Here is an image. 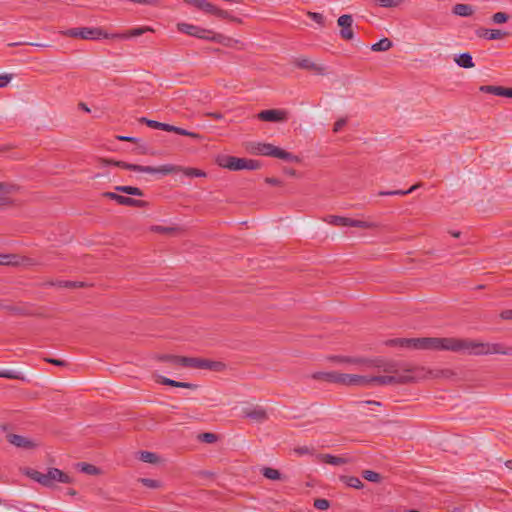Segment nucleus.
Returning <instances> with one entry per match:
<instances>
[{"instance_id":"c9c22d12","label":"nucleus","mask_w":512,"mask_h":512,"mask_svg":"<svg viewBox=\"0 0 512 512\" xmlns=\"http://www.w3.org/2000/svg\"><path fill=\"white\" fill-rule=\"evenodd\" d=\"M262 475L270 480H280L281 479V473L279 470L271 468V467H264L261 470Z\"/></svg>"},{"instance_id":"052dcab7","label":"nucleus","mask_w":512,"mask_h":512,"mask_svg":"<svg viewBox=\"0 0 512 512\" xmlns=\"http://www.w3.org/2000/svg\"><path fill=\"white\" fill-rule=\"evenodd\" d=\"M295 452L299 455H304V454H311L312 453V449L307 447V446H303V447H298L295 449Z\"/></svg>"},{"instance_id":"473e14b6","label":"nucleus","mask_w":512,"mask_h":512,"mask_svg":"<svg viewBox=\"0 0 512 512\" xmlns=\"http://www.w3.org/2000/svg\"><path fill=\"white\" fill-rule=\"evenodd\" d=\"M77 467L81 472L88 474V475L100 474V469L92 464L82 462V463H78Z\"/></svg>"},{"instance_id":"2f4dec72","label":"nucleus","mask_w":512,"mask_h":512,"mask_svg":"<svg viewBox=\"0 0 512 512\" xmlns=\"http://www.w3.org/2000/svg\"><path fill=\"white\" fill-rule=\"evenodd\" d=\"M139 459L145 463L156 464L159 462L160 458L156 453L149 451H141L139 453Z\"/></svg>"},{"instance_id":"680f3d73","label":"nucleus","mask_w":512,"mask_h":512,"mask_svg":"<svg viewBox=\"0 0 512 512\" xmlns=\"http://www.w3.org/2000/svg\"><path fill=\"white\" fill-rule=\"evenodd\" d=\"M500 317L504 320H512V309L502 311Z\"/></svg>"},{"instance_id":"bf43d9fd","label":"nucleus","mask_w":512,"mask_h":512,"mask_svg":"<svg viewBox=\"0 0 512 512\" xmlns=\"http://www.w3.org/2000/svg\"><path fill=\"white\" fill-rule=\"evenodd\" d=\"M120 196L121 195L114 193V192H104L103 193V197L114 200L117 203L119 202Z\"/></svg>"},{"instance_id":"39448f33","label":"nucleus","mask_w":512,"mask_h":512,"mask_svg":"<svg viewBox=\"0 0 512 512\" xmlns=\"http://www.w3.org/2000/svg\"><path fill=\"white\" fill-rule=\"evenodd\" d=\"M250 152L256 155L270 156L288 162L297 161V156L269 143L254 142L250 144Z\"/></svg>"},{"instance_id":"423d86ee","label":"nucleus","mask_w":512,"mask_h":512,"mask_svg":"<svg viewBox=\"0 0 512 512\" xmlns=\"http://www.w3.org/2000/svg\"><path fill=\"white\" fill-rule=\"evenodd\" d=\"M63 35L72 38H80L84 40H96L100 38H108V34L100 28H71L63 32Z\"/></svg>"},{"instance_id":"aec40b11","label":"nucleus","mask_w":512,"mask_h":512,"mask_svg":"<svg viewBox=\"0 0 512 512\" xmlns=\"http://www.w3.org/2000/svg\"><path fill=\"white\" fill-rule=\"evenodd\" d=\"M314 380L324 381L328 383H335L336 384V378H337V372L330 371V372H314L310 376Z\"/></svg>"},{"instance_id":"f704fd0d","label":"nucleus","mask_w":512,"mask_h":512,"mask_svg":"<svg viewBox=\"0 0 512 512\" xmlns=\"http://www.w3.org/2000/svg\"><path fill=\"white\" fill-rule=\"evenodd\" d=\"M49 285L51 286H58L62 288H80L84 287L83 282L78 281H56V282H49Z\"/></svg>"},{"instance_id":"a211bd4d","label":"nucleus","mask_w":512,"mask_h":512,"mask_svg":"<svg viewBox=\"0 0 512 512\" xmlns=\"http://www.w3.org/2000/svg\"><path fill=\"white\" fill-rule=\"evenodd\" d=\"M146 32H154V29L150 26L132 28L124 33L115 34L114 36L120 39H128L131 37L141 36Z\"/></svg>"},{"instance_id":"4c0bfd02","label":"nucleus","mask_w":512,"mask_h":512,"mask_svg":"<svg viewBox=\"0 0 512 512\" xmlns=\"http://www.w3.org/2000/svg\"><path fill=\"white\" fill-rule=\"evenodd\" d=\"M351 227L372 229V228H377L378 224L375 222L351 219Z\"/></svg>"},{"instance_id":"e2e57ef3","label":"nucleus","mask_w":512,"mask_h":512,"mask_svg":"<svg viewBox=\"0 0 512 512\" xmlns=\"http://www.w3.org/2000/svg\"><path fill=\"white\" fill-rule=\"evenodd\" d=\"M161 130L167 131V132H175L176 126H173V125H170V124H166V123H162Z\"/></svg>"},{"instance_id":"e433bc0d","label":"nucleus","mask_w":512,"mask_h":512,"mask_svg":"<svg viewBox=\"0 0 512 512\" xmlns=\"http://www.w3.org/2000/svg\"><path fill=\"white\" fill-rule=\"evenodd\" d=\"M330 224L335 226H347L351 227V218L342 217V216H330L329 221Z\"/></svg>"},{"instance_id":"c03bdc74","label":"nucleus","mask_w":512,"mask_h":512,"mask_svg":"<svg viewBox=\"0 0 512 512\" xmlns=\"http://www.w3.org/2000/svg\"><path fill=\"white\" fill-rule=\"evenodd\" d=\"M344 479H345L346 485L349 487L361 489L364 486L362 481L358 477L350 476V477H345Z\"/></svg>"},{"instance_id":"f3484780","label":"nucleus","mask_w":512,"mask_h":512,"mask_svg":"<svg viewBox=\"0 0 512 512\" xmlns=\"http://www.w3.org/2000/svg\"><path fill=\"white\" fill-rule=\"evenodd\" d=\"M164 166H171L173 168H176L175 170L171 171L169 174L182 172L187 177H205L206 176V173L203 170H200L197 168L181 167V166L172 165V164H165Z\"/></svg>"},{"instance_id":"b1692460","label":"nucleus","mask_w":512,"mask_h":512,"mask_svg":"<svg viewBox=\"0 0 512 512\" xmlns=\"http://www.w3.org/2000/svg\"><path fill=\"white\" fill-rule=\"evenodd\" d=\"M320 460L324 463L331 464L334 466H340L347 463V460L343 457L333 456L330 454H321Z\"/></svg>"},{"instance_id":"f257e3e1","label":"nucleus","mask_w":512,"mask_h":512,"mask_svg":"<svg viewBox=\"0 0 512 512\" xmlns=\"http://www.w3.org/2000/svg\"><path fill=\"white\" fill-rule=\"evenodd\" d=\"M387 346H397L412 350L449 351L473 356L502 354L512 356V346L500 343L480 342L457 337L393 338L385 341Z\"/></svg>"},{"instance_id":"de8ad7c7","label":"nucleus","mask_w":512,"mask_h":512,"mask_svg":"<svg viewBox=\"0 0 512 512\" xmlns=\"http://www.w3.org/2000/svg\"><path fill=\"white\" fill-rule=\"evenodd\" d=\"M140 482L148 488L156 489L160 487V482L158 480L150 479V478H141Z\"/></svg>"},{"instance_id":"37998d69","label":"nucleus","mask_w":512,"mask_h":512,"mask_svg":"<svg viewBox=\"0 0 512 512\" xmlns=\"http://www.w3.org/2000/svg\"><path fill=\"white\" fill-rule=\"evenodd\" d=\"M375 3L384 8H394L402 4L403 0H374Z\"/></svg>"},{"instance_id":"7ed1b4c3","label":"nucleus","mask_w":512,"mask_h":512,"mask_svg":"<svg viewBox=\"0 0 512 512\" xmlns=\"http://www.w3.org/2000/svg\"><path fill=\"white\" fill-rule=\"evenodd\" d=\"M27 475L45 487H53L55 483H71L72 481L68 474L57 468H49L46 473L31 470Z\"/></svg>"},{"instance_id":"6e6d98bb","label":"nucleus","mask_w":512,"mask_h":512,"mask_svg":"<svg viewBox=\"0 0 512 512\" xmlns=\"http://www.w3.org/2000/svg\"><path fill=\"white\" fill-rule=\"evenodd\" d=\"M4 191H5V185L0 182V207L6 206L10 203V201L7 197L2 196Z\"/></svg>"},{"instance_id":"f8f14e48","label":"nucleus","mask_w":512,"mask_h":512,"mask_svg":"<svg viewBox=\"0 0 512 512\" xmlns=\"http://www.w3.org/2000/svg\"><path fill=\"white\" fill-rule=\"evenodd\" d=\"M257 118L265 122H283L287 120V112L279 109L263 110L257 114Z\"/></svg>"},{"instance_id":"20e7f679","label":"nucleus","mask_w":512,"mask_h":512,"mask_svg":"<svg viewBox=\"0 0 512 512\" xmlns=\"http://www.w3.org/2000/svg\"><path fill=\"white\" fill-rule=\"evenodd\" d=\"M216 163L225 169L230 171L239 170H257L260 168V163L254 159L238 158L230 155H219L216 158Z\"/></svg>"},{"instance_id":"69168bd1","label":"nucleus","mask_w":512,"mask_h":512,"mask_svg":"<svg viewBox=\"0 0 512 512\" xmlns=\"http://www.w3.org/2000/svg\"><path fill=\"white\" fill-rule=\"evenodd\" d=\"M501 96L512 98V88L502 87Z\"/></svg>"},{"instance_id":"ddd939ff","label":"nucleus","mask_w":512,"mask_h":512,"mask_svg":"<svg viewBox=\"0 0 512 512\" xmlns=\"http://www.w3.org/2000/svg\"><path fill=\"white\" fill-rule=\"evenodd\" d=\"M0 308L6 310L9 314L14 316H29L33 314L32 305L28 303H18V304H0Z\"/></svg>"},{"instance_id":"c756f323","label":"nucleus","mask_w":512,"mask_h":512,"mask_svg":"<svg viewBox=\"0 0 512 512\" xmlns=\"http://www.w3.org/2000/svg\"><path fill=\"white\" fill-rule=\"evenodd\" d=\"M392 41L388 38H383L371 46V49L376 52L387 51L392 47Z\"/></svg>"},{"instance_id":"13d9d810","label":"nucleus","mask_w":512,"mask_h":512,"mask_svg":"<svg viewBox=\"0 0 512 512\" xmlns=\"http://www.w3.org/2000/svg\"><path fill=\"white\" fill-rule=\"evenodd\" d=\"M346 125V119L344 118H341L339 120H337L335 123H334V126H333V131L335 133L339 132L344 126Z\"/></svg>"},{"instance_id":"cd10ccee","label":"nucleus","mask_w":512,"mask_h":512,"mask_svg":"<svg viewBox=\"0 0 512 512\" xmlns=\"http://www.w3.org/2000/svg\"><path fill=\"white\" fill-rule=\"evenodd\" d=\"M455 62L463 68H472L474 67V62L472 56L469 53H462L456 59Z\"/></svg>"},{"instance_id":"a878e982","label":"nucleus","mask_w":512,"mask_h":512,"mask_svg":"<svg viewBox=\"0 0 512 512\" xmlns=\"http://www.w3.org/2000/svg\"><path fill=\"white\" fill-rule=\"evenodd\" d=\"M211 41L220 43L227 47H233L234 45L239 43L238 40L223 36L222 34H215L214 32L212 34Z\"/></svg>"},{"instance_id":"a18cd8bd","label":"nucleus","mask_w":512,"mask_h":512,"mask_svg":"<svg viewBox=\"0 0 512 512\" xmlns=\"http://www.w3.org/2000/svg\"><path fill=\"white\" fill-rule=\"evenodd\" d=\"M509 19V15L505 12H497L495 14H493L492 16V21L495 23V24H503V23H506Z\"/></svg>"},{"instance_id":"412c9836","label":"nucleus","mask_w":512,"mask_h":512,"mask_svg":"<svg viewBox=\"0 0 512 512\" xmlns=\"http://www.w3.org/2000/svg\"><path fill=\"white\" fill-rule=\"evenodd\" d=\"M157 382L160 384L172 386V387L189 388V389L196 388V385H194V384L187 383V382H178V381L172 380V379L164 377V376H159Z\"/></svg>"},{"instance_id":"338daca9","label":"nucleus","mask_w":512,"mask_h":512,"mask_svg":"<svg viewBox=\"0 0 512 512\" xmlns=\"http://www.w3.org/2000/svg\"><path fill=\"white\" fill-rule=\"evenodd\" d=\"M47 362L54 364L56 366H65V362L58 359H47Z\"/></svg>"},{"instance_id":"0e129e2a","label":"nucleus","mask_w":512,"mask_h":512,"mask_svg":"<svg viewBox=\"0 0 512 512\" xmlns=\"http://www.w3.org/2000/svg\"><path fill=\"white\" fill-rule=\"evenodd\" d=\"M265 182H266V183H268V184H270V185H274V186H276V185H280V184H281V181H280L279 179H277V178H272V177H271V178H270V177L266 178V179H265Z\"/></svg>"},{"instance_id":"dca6fc26","label":"nucleus","mask_w":512,"mask_h":512,"mask_svg":"<svg viewBox=\"0 0 512 512\" xmlns=\"http://www.w3.org/2000/svg\"><path fill=\"white\" fill-rule=\"evenodd\" d=\"M7 440L10 444L26 450L33 449L37 446V443L22 435L9 434L7 435Z\"/></svg>"},{"instance_id":"603ef678","label":"nucleus","mask_w":512,"mask_h":512,"mask_svg":"<svg viewBox=\"0 0 512 512\" xmlns=\"http://www.w3.org/2000/svg\"><path fill=\"white\" fill-rule=\"evenodd\" d=\"M12 79L11 74H0V88L6 87Z\"/></svg>"},{"instance_id":"9b49d317","label":"nucleus","mask_w":512,"mask_h":512,"mask_svg":"<svg viewBox=\"0 0 512 512\" xmlns=\"http://www.w3.org/2000/svg\"><path fill=\"white\" fill-rule=\"evenodd\" d=\"M337 24L340 27V37L342 39L352 40L354 38L352 15H341L337 20Z\"/></svg>"},{"instance_id":"4468645a","label":"nucleus","mask_w":512,"mask_h":512,"mask_svg":"<svg viewBox=\"0 0 512 512\" xmlns=\"http://www.w3.org/2000/svg\"><path fill=\"white\" fill-rule=\"evenodd\" d=\"M410 380L409 376L402 375H381L372 376L373 386H385L396 383H404Z\"/></svg>"},{"instance_id":"9d476101","label":"nucleus","mask_w":512,"mask_h":512,"mask_svg":"<svg viewBox=\"0 0 512 512\" xmlns=\"http://www.w3.org/2000/svg\"><path fill=\"white\" fill-rule=\"evenodd\" d=\"M243 417L248 418L256 423H264L268 420L266 409L260 405H253L242 410Z\"/></svg>"},{"instance_id":"c85d7f7f","label":"nucleus","mask_w":512,"mask_h":512,"mask_svg":"<svg viewBox=\"0 0 512 512\" xmlns=\"http://www.w3.org/2000/svg\"><path fill=\"white\" fill-rule=\"evenodd\" d=\"M115 190L133 196L141 197L144 195L143 191L140 188L134 186H116Z\"/></svg>"},{"instance_id":"1a4fd4ad","label":"nucleus","mask_w":512,"mask_h":512,"mask_svg":"<svg viewBox=\"0 0 512 512\" xmlns=\"http://www.w3.org/2000/svg\"><path fill=\"white\" fill-rule=\"evenodd\" d=\"M177 28L180 32L185 33L187 35L210 41L213 34V31L211 30L188 23H178Z\"/></svg>"},{"instance_id":"4be33fe9","label":"nucleus","mask_w":512,"mask_h":512,"mask_svg":"<svg viewBox=\"0 0 512 512\" xmlns=\"http://www.w3.org/2000/svg\"><path fill=\"white\" fill-rule=\"evenodd\" d=\"M296 66L301 69L316 71L320 73L324 70L322 67L318 66L308 58L298 59L296 61Z\"/></svg>"},{"instance_id":"f03ea898","label":"nucleus","mask_w":512,"mask_h":512,"mask_svg":"<svg viewBox=\"0 0 512 512\" xmlns=\"http://www.w3.org/2000/svg\"><path fill=\"white\" fill-rule=\"evenodd\" d=\"M328 359L330 361L337 363H348L365 367H376L382 369L385 373L388 374H396L398 371L396 362L386 361L381 358L368 359L363 357H348L335 355L328 357Z\"/></svg>"},{"instance_id":"5fc2aeb1","label":"nucleus","mask_w":512,"mask_h":512,"mask_svg":"<svg viewBox=\"0 0 512 512\" xmlns=\"http://www.w3.org/2000/svg\"><path fill=\"white\" fill-rule=\"evenodd\" d=\"M152 230L154 232H157V233H163V234H167V233H171L173 232L175 229L174 228H171V227H164V226H153L152 227Z\"/></svg>"},{"instance_id":"5701e85b","label":"nucleus","mask_w":512,"mask_h":512,"mask_svg":"<svg viewBox=\"0 0 512 512\" xmlns=\"http://www.w3.org/2000/svg\"><path fill=\"white\" fill-rule=\"evenodd\" d=\"M452 12L457 16L469 17L473 14L474 10L471 5L459 3L454 5Z\"/></svg>"},{"instance_id":"a19ab883","label":"nucleus","mask_w":512,"mask_h":512,"mask_svg":"<svg viewBox=\"0 0 512 512\" xmlns=\"http://www.w3.org/2000/svg\"><path fill=\"white\" fill-rule=\"evenodd\" d=\"M479 90L484 93L501 96L502 86L483 85Z\"/></svg>"},{"instance_id":"6e6552de","label":"nucleus","mask_w":512,"mask_h":512,"mask_svg":"<svg viewBox=\"0 0 512 512\" xmlns=\"http://www.w3.org/2000/svg\"><path fill=\"white\" fill-rule=\"evenodd\" d=\"M114 164L122 169H125V170H131V171L143 172V173H149V174H161V175H168L171 171L176 169L171 166H159V167L142 166V165H137V164H130V163H127L124 161H117Z\"/></svg>"},{"instance_id":"864d4df0","label":"nucleus","mask_w":512,"mask_h":512,"mask_svg":"<svg viewBox=\"0 0 512 512\" xmlns=\"http://www.w3.org/2000/svg\"><path fill=\"white\" fill-rule=\"evenodd\" d=\"M141 121L145 122L149 127L153 128V129L161 130V126H162L161 122H158V121H155V120H149V119H146V118H142Z\"/></svg>"},{"instance_id":"8fccbe9b","label":"nucleus","mask_w":512,"mask_h":512,"mask_svg":"<svg viewBox=\"0 0 512 512\" xmlns=\"http://www.w3.org/2000/svg\"><path fill=\"white\" fill-rule=\"evenodd\" d=\"M308 17L311 18L313 21H315L316 23H318L319 25L321 26H324L325 24V18L324 16L321 14V13H317V12H308L307 13Z\"/></svg>"},{"instance_id":"49530a36","label":"nucleus","mask_w":512,"mask_h":512,"mask_svg":"<svg viewBox=\"0 0 512 512\" xmlns=\"http://www.w3.org/2000/svg\"><path fill=\"white\" fill-rule=\"evenodd\" d=\"M217 438L218 437L216 434L210 433V432L202 433L201 435H199V439L202 442L209 443V444L215 443L217 441Z\"/></svg>"},{"instance_id":"ea45409f","label":"nucleus","mask_w":512,"mask_h":512,"mask_svg":"<svg viewBox=\"0 0 512 512\" xmlns=\"http://www.w3.org/2000/svg\"><path fill=\"white\" fill-rule=\"evenodd\" d=\"M362 476L365 480L373 482V483H378L381 481V475L372 470H364L362 472Z\"/></svg>"},{"instance_id":"774afa93","label":"nucleus","mask_w":512,"mask_h":512,"mask_svg":"<svg viewBox=\"0 0 512 512\" xmlns=\"http://www.w3.org/2000/svg\"><path fill=\"white\" fill-rule=\"evenodd\" d=\"M207 115L215 120H220L223 118V115L218 112H211V113H208Z\"/></svg>"},{"instance_id":"72a5a7b5","label":"nucleus","mask_w":512,"mask_h":512,"mask_svg":"<svg viewBox=\"0 0 512 512\" xmlns=\"http://www.w3.org/2000/svg\"><path fill=\"white\" fill-rule=\"evenodd\" d=\"M0 378H6V379H17V380H24V375L15 370H9V369H3L0 370Z\"/></svg>"},{"instance_id":"79ce46f5","label":"nucleus","mask_w":512,"mask_h":512,"mask_svg":"<svg viewBox=\"0 0 512 512\" xmlns=\"http://www.w3.org/2000/svg\"><path fill=\"white\" fill-rule=\"evenodd\" d=\"M181 358H186V357L185 356L169 355V354H164V355L159 356V360H161V361L170 362L175 365L183 366V363L178 360Z\"/></svg>"},{"instance_id":"4d7b16f0","label":"nucleus","mask_w":512,"mask_h":512,"mask_svg":"<svg viewBox=\"0 0 512 512\" xmlns=\"http://www.w3.org/2000/svg\"><path fill=\"white\" fill-rule=\"evenodd\" d=\"M214 16L219 17L221 19H228V18H230V13L226 10H223V9H220L217 7L215 10Z\"/></svg>"},{"instance_id":"58836bf2","label":"nucleus","mask_w":512,"mask_h":512,"mask_svg":"<svg viewBox=\"0 0 512 512\" xmlns=\"http://www.w3.org/2000/svg\"><path fill=\"white\" fill-rule=\"evenodd\" d=\"M355 386H373L372 376H363L355 374Z\"/></svg>"},{"instance_id":"6ab92c4d","label":"nucleus","mask_w":512,"mask_h":512,"mask_svg":"<svg viewBox=\"0 0 512 512\" xmlns=\"http://www.w3.org/2000/svg\"><path fill=\"white\" fill-rule=\"evenodd\" d=\"M183 1L186 3L192 4L199 10H201L207 14H211V15H214L215 10L217 8V6L208 2L207 0H183Z\"/></svg>"},{"instance_id":"393cba45","label":"nucleus","mask_w":512,"mask_h":512,"mask_svg":"<svg viewBox=\"0 0 512 512\" xmlns=\"http://www.w3.org/2000/svg\"><path fill=\"white\" fill-rule=\"evenodd\" d=\"M118 204L119 205H124V206L142 208V207H145L147 205V202L143 201V200H137V199H134V198H130V197L122 196L121 195Z\"/></svg>"},{"instance_id":"3c124183","label":"nucleus","mask_w":512,"mask_h":512,"mask_svg":"<svg viewBox=\"0 0 512 512\" xmlns=\"http://www.w3.org/2000/svg\"><path fill=\"white\" fill-rule=\"evenodd\" d=\"M174 133L179 134V135H183V136H188V137L195 138V139H198L200 137L199 134L194 133V132H190V131L185 130V129L180 128V127H176V130H175Z\"/></svg>"},{"instance_id":"bb28decb","label":"nucleus","mask_w":512,"mask_h":512,"mask_svg":"<svg viewBox=\"0 0 512 512\" xmlns=\"http://www.w3.org/2000/svg\"><path fill=\"white\" fill-rule=\"evenodd\" d=\"M336 384L344 386H355V374L337 372Z\"/></svg>"},{"instance_id":"09e8293b","label":"nucleus","mask_w":512,"mask_h":512,"mask_svg":"<svg viewBox=\"0 0 512 512\" xmlns=\"http://www.w3.org/2000/svg\"><path fill=\"white\" fill-rule=\"evenodd\" d=\"M330 506V503L327 499L318 498L314 500V507L318 510H326Z\"/></svg>"},{"instance_id":"2eb2a0df","label":"nucleus","mask_w":512,"mask_h":512,"mask_svg":"<svg viewBox=\"0 0 512 512\" xmlns=\"http://www.w3.org/2000/svg\"><path fill=\"white\" fill-rule=\"evenodd\" d=\"M477 37L485 40H499L507 37L508 32L499 29H487L480 27L475 31Z\"/></svg>"},{"instance_id":"7c9ffc66","label":"nucleus","mask_w":512,"mask_h":512,"mask_svg":"<svg viewBox=\"0 0 512 512\" xmlns=\"http://www.w3.org/2000/svg\"><path fill=\"white\" fill-rule=\"evenodd\" d=\"M419 185H413L408 190H392V191H380L379 196H404L410 194L418 188Z\"/></svg>"},{"instance_id":"0eeeda50","label":"nucleus","mask_w":512,"mask_h":512,"mask_svg":"<svg viewBox=\"0 0 512 512\" xmlns=\"http://www.w3.org/2000/svg\"><path fill=\"white\" fill-rule=\"evenodd\" d=\"M183 363V367L196 368V369H207L211 371H221L225 365L219 361H211L203 358L187 357L178 359Z\"/></svg>"}]
</instances>
